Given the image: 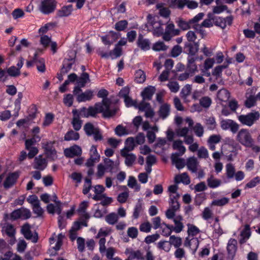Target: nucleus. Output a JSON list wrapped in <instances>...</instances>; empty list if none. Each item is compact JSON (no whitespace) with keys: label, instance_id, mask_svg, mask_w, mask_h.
<instances>
[{"label":"nucleus","instance_id":"a211bd4d","mask_svg":"<svg viewBox=\"0 0 260 260\" xmlns=\"http://www.w3.org/2000/svg\"><path fill=\"white\" fill-rule=\"evenodd\" d=\"M156 89L154 86H149L144 88L141 92V96L143 100L150 101L152 99V96L155 93Z\"/></svg>","mask_w":260,"mask_h":260},{"label":"nucleus","instance_id":"dca6fc26","mask_svg":"<svg viewBox=\"0 0 260 260\" xmlns=\"http://www.w3.org/2000/svg\"><path fill=\"white\" fill-rule=\"evenodd\" d=\"M18 177L19 174L16 172L10 174L4 183V187L8 189L12 187L15 183Z\"/></svg>","mask_w":260,"mask_h":260},{"label":"nucleus","instance_id":"338daca9","mask_svg":"<svg viewBox=\"0 0 260 260\" xmlns=\"http://www.w3.org/2000/svg\"><path fill=\"white\" fill-rule=\"evenodd\" d=\"M77 248L79 252H82L85 250V239L82 237L77 238Z\"/></svg>","mask_w":260,"mask_h":260},{"label":"nucleus","instance_id":"ddd939ff","mask_svg":"<svg viewBox=\"0 0 260 260\" xmlns=\"http://www.w3.org/2000/svg\"><path fill=\"white\" fill-rule=\"evenodd\" d=\"M21 232L24 237L27 240H31L33 242L36 243L38 240V237H34L30 231V226L28 223H26L21 227Z\"/></svg>","mask_w":260,"mask_h":260},{"label":"nucleus","instance_id":"7c9ffc66","mask_svg":"<svg viewBox=\"0 0 260 260\" xmlns=\"http://www.w3.org/2000/svg\"><path fill=\"white\" fill-rule=\"evenodd\" d=\"M176 183L178 184L180 182L186 185H188L190 183V178L187 173H183L180 175H176L174 178Z\"/></svg>","mask_w":260,"mask_h":260},{"label":"nucleus","instance_id":"f3484780","mask_svg":"<svg viewBox=\"0 0 260 260\" xmlns=\"http://www.w3.org/2000/svg\"><path fill=\"white\" fill-rule=\"evenodd\" d=\"M237 241L234 239H230L227 244V251L228 254L232 258H233L236 254L237 249Z\"/></svg>","mask_w":260,"mask_h":260},{"label":"nucleus","instance_id":"49530a36","mask_svg":"<svg viewBox=\"0 0 260 260\" xmlns=\"http://www.w3.org/2000/svg\"><path fill=\"white\" fill-rule=\"evenodd\" d=\"M122 54V48L118 45H115L114 49L110 52V55L112 59L120 57Z\"/></svg>","mask_w":260,"mask_h":260},{"label":"nucleus","instance_id":"bb28decb","mask_svg":"<svg viewBox=\"0 0 260 260\" xmlns=\"http://www.w3.org/2000/svg\"><path fill=\"white\" fill-rule=\"evenodd\" d=\"M121 156L125 158L124 163L127 167H132L136 160V155L134 153H120Z\"/></svg>","mask_w":260,"mask_h":260},{"label":"nucleus","instance_id":"20e7f679","mask_svg":"<svg viewBox=\"0 0 260 260\" xmlns=\"http://www.w3.org/2000/svg\"><path fill=\"white\" fill-rule=\"evenodd\" d=\"M83 129L87 136H93L95 141H97L103 139L100 129L94 127L91 123H86L83 126Z\"/></svg>","mask_w":260,"mask_h":260},{"label":"nucleus","instance_id":"c03bdc74","mask_svg":"<svg viewBox=\"0 0 260 260\" xmlns=\"http://www.w3.org/2000/svg\"><path fill=\"white\" fill-rule=\"evenodd\" d=\"M71 124L74 129L77 132L79 131L82 127V120L78 116L76 117H73L71 121Z\"/></svg>","mask_w":260,"mask_h":260},{"label":"nucleus","instance_id":"f704fd0d","mask_svg":"<svg viewBox=\"0 0 260 260\" xmlns=\"http://www.w3.org/2000/svg\"><path fill=\"white\" fill-rule=\"evenodd\" d=\"M218 100L221 102H226L230 98V93L225 89L219 90L217 94Z\"/></svg>","mask_w":260,"mask_h":260},{"label":"nucleus","instance_id":"f257e3e1","mask_svg":"<svg viewBox=\"0 0 260 260\" xmlns=\"http://www.w3.org/2000/svg\"><path fill=\"white\" fill-rule=\"evenodd\" d=\"M109 101L104 100L101 103L99 102L95 104L93 107H88L89 117H95L97 113H102L104 117L109 118L114 116L116 112L117 109L114 108L113 109H108Z\"/></svg>","mask_w":260,"mask_h":260},{"label":"nucleus","instance_id":"9d476101","mask_svg":"<svg viewBox=\"0 0 260 260\" xmlns=\"http://www.w3.org/2000/svg\"><path fill=\"white\" fill-rule=\"evenodd\" d=\"M82 153L81 148L77 145H74L64 150V154L68 158H73L76 156L79 157L81 155Z\"/></svg>","mask_w":260,"mask_h":260},{"label":"nucleus","instance_id":"aec40b11","mask_svg":"<svg viewBox=\"0 0 260 260\" xmlns=\"http://www.w3.org/2000/svg\"><path fill=\"white\" fill-rule=\"evenodd\" d=\"M199 46L198 43L192 44L191 43L186 42L184 45V49L188 55L194 56L199 50Z\"/></svg>","mask_w":260,"mask_h":260},{"label":"nucleus","instance_id":"4be33fe9","mask_svg":"<svg viewBox=\"0 0 260 260\" xmlns=\"http://www.w3.org/2000/svg\"><path fill=\"white\" fill-rule=\"evenodd\" d=\"M126 146L120 150V153H131L135 147V139L133 137H129L126 140Z\"/></svg>","mask_w":260,"mask_h":260},{"label":"nucleus","instance_id":"864d4df0","mask_svg":"<svg viewBox=\"0 0 260 260\" xmlns=\"http://www.w3.org/2000/svg\"><path fill=\"white\" fill-rule=\"evenodd\" d=\"M150 107V104L149 103L146 102L145 100H143L139 104H136L135 108L138 109L141 111H145Z\"/></svg>","mask_w":260,"mask_h":260},{"label":"nucleus","instance_id":"5701e85b","mask_svg":"<svg viewBox=\"0 0 260 260\" xmlns=\"http://www.w3.org/2000/svg\"><path fill=\"white\" fill-rule=\"evenodd\" d=\"M183 218L181 215H177L175 217L173 221L175 226H173V230L176 233H180L184 228V225L182 223Z\"/></svg>","mask_w":260,"mask_h":260},{"label":"nucleus","instance_id":"a19ab883","mask_svg":"<svg viewBox=\"0 0 260 260\" xmlns=\"http://www.w3.org/2000/svg\"><path fill=\"white\" fill-rule=\"evenodd\" d=\"M118 220V215L115 213H111L105 217L106 221L109 224H115Z\"/></svg>","mask_w":260,"mask_h":260},{"label":"nucleus","instance_id":"2f4dec72","mask_svg":"<svg viewBox=\"0 0 260 260\" xmlns=\"http://www.w3.org/2000/svg\"><path fill=\"white\" fill-rule=\"evenodd\" d=\"M175 25L173 23L168 24L166 26L165 31H164V35H163V40L165 41H169L173 37L172 32L173 28Z\"/></svg>","mask_w":260,"mask_h":260},{"label":"nucleus","instance_id":"3c124183","mask_svg":"<svg viewBox=\"0 0 260 260\" xmlns=\"http://www.w3.org/2000/svg\"><path fill=\"white\" fill-rule=\"evenodd\" d=\"M143 210L142 204L141 202H139L137 203L134 208L133 215L134 218L137 219L139 217L140 214L142 212Z\"/></svg>","mask_w":260,"mask_h":260},{"label":"nucleus","instance_id":"de8ad7c7","mask_svg":"<svg viewBox=\"0 0 260 260\" xmlns=\"http://www.w3.org/2000/svg\"><path fill=\"white\" fill-rule=\"evenodd\" d=\"M168 47L163 42H157L152 46V49L156 51L167 50Z\"/></svg>","mask_w":260,"mask_h":260},{"label":"nucleus","instance_id":"6e6552de","mask_svg":"<svg viewBox=\"0 0 260 260\" xmlns=\"http://www.w3.org/2000/svg\"><path fill=\"white\" fill-rule=\"evenodd\" d=\"M220 126L223 130L230 129L233 134L236 133L239 128V124L231 119L222 120Z\"/></svg>","mask_w":260,"mask_h":260},{"label":"nucleus","instance_id":"412c9836","mask_svg":"<svg viewBox=\"0 0 260 260\" xmlns=\"http://www.w3.org/2000/svg\"><path fill=\"white\" fill-rule=\"evenodd\" d=\"M2 232L10 238H14L16 234V230L13 224L6 223L2 227Z\"/></svg>","mask_w":260,"mask_h":260},{"label":"nucleus","instance_id":"a18cd8bd","mask_svg":"<svg viewBox=\"0 0 260 260\" xmlns=\"http://www.w3.org/2000/svg\"><path fill=\"white\" fill-rule=\"evenodd\" d=\"M226 176L229 179L233 178L234 177L235 174V168L234 166L231 164L229 163L226 164Z\"/></svg>","mask_w":260,"mask_h":260},{"label":"nucleus","instance_id":"39448f33","mask_svg":"<svg viewBox=\"0 0 260 260\" xmlns=\"http://www.w3.org/2000/svg\"><path fill=\"white\" fill-rule=\"evenodd\" d=\"M238 120L243 125L251 126L259 118V114L257 112L249 113L246 115H240Z\"/></svg>","mask_w":260,"mask_h":260},{"label":"nucleus","instance_id":"4468645a","mask_svg":"<svg viewBox=\"0 0 260 260\" xmlns=\"http://www.w3.org/2000/svg\"><path fill=\"white\" fill-rule=\"evenodd\" d=\"M199 245V241L197 238L187 237L184 243V245L185 247H189L192 251L193 253H194L198 248Z\"/></svg>","mask_w":260,"mask_h":260},{"label":"nucleus","instance_id":"a878e982","mask_svg":"<svg viewBox=\"0 0 260 260\" xmlns=\"http://www.w3.org/2000/svg\"><path fill=\"white\" fill-rule=\"evenodd\" d=\"M137 45L142 50L146 51L150 49V42L148 39L143 38L142 35H140L137 42Z\"/></svg>","mask_w":260,"mask_h":260},{"label":"nucleus","instance_id":"37998d69","mask_svg":"<svg viewBox=\"0 0 260 260\" xmlns=\"http://www.w3.org/2000/svg\"><path fill=\"white\" fill-rule=\"evenodd\" d=\"M187 226L188 228V237L197 236L200 232L199 229L193 224L188 223Z\"/></svg>","mask_w":260,"mask_h":260},{"label":"nucleus","instance_id":"6e6d98bb","mask_svg":"<svg viewBox=\"0 0 260 260\" xmlns=\"http://www.w3.org/2000/svg\"><path fill=\"white\" fill-rule=\"evenodd\" d=\"M90 157L93 158L94 160H100V155L98 152L96 146L94 145H92L90 149Z\"/></svg>","mask_w":260,"mask_h":260},{"label":"nucleus","instance_id":"c9c22d12","mask_svg":"<svg viewBox=\"0 0 260 260\" xmlns=\"http://www.w3.org/2000/svg\"><path fill=\"white\" fill-rule=\"evenodd\" d=\"M54 144V142H47L46 143H44L43 147L45 149L46 151L50 154L54 155L56 154V152L55 150V148L53 146Z\"/></svg>","mask_w":260,"mask_h":260},{"label":"nucleus","instance_id":"f8f14e48","mask_svg":"<svg viewBox=\"0 0 260 260\" xmlns=\"http://www.w3.org/2000/svg\"><path fill=\"white\" fill-rule=\"evenodd\" d=\"M233 17L232 16H229L225 18L218 17H212V22L216 26L221 27L223 29L228 24L231 25L232 24Z\"/></svg>","mask_w":260,"mask_h":260},{"label":"nucleus","instance_id":"ea45409f","mask_svg":"<svg viewBox=\"0 0 260 260\" xmlns=\"http://www.w3.org/2000/svg\"><path fill=\"white\" fill-rule=\"evenodd\" d=\"M182 143L183 142L182 141L178 140L174 141L173 144V149L178 150L180 155L183 154L186 151V148L182 145Z\"/></svg>","mask_w":260,"mask_h":260},{"label":"nucleus","instance_id":"72a5a7b5","mask_svg":"<svg viewBox=\"0 0 260 260\" xmlns=\"http://www.w3.org/2000/svg\"><path fill=\"white\" fill-rule=\"evenodd\" d=\"M176 22L178 26L183 30H187L191 28L192 26L191 23L189 22V20L186 21L182 18H179Z\"/></svg>","mask_w":260,"mask_h":260},{"label":"nucleus","instance_id":"7ed1b4c3","mask_svg":"<svg viewBox=\"0 0 260 260\" xmlns=\"http://www.w3.org/2000/svg\"><path fill=\"white\" fill-rule=\"evenodd\" d=\"M237 140L246 147H251L253 145V141L247 129H241L238 133Z\"/></svg>","mask_w":260,"mask_h":260},{"label":"nucleus","instance_id":"e433bc0d","mask_svg":"<svg viewBox=\"0 0 260 260\" xmlns=\"http://www.w3.org/2000/svg\"><path fill=\"white\" fill-rule=\"evenodd\" d=\"M146 80V75L141 70L136 71L135 74V81L138 83H143Z\"/></svg>","mask_w":260,"mask_h":260},{"label":"nucleus","instance_id":"680f3d73","mask_svg":"<svg viewBox=\"0 0 260 260\" xmlns=\"http://www.w3.org/2000/svg\"><path fill=\"white\" fill-rule=\"evenodd\" d=\"M174 256L177 259H181L185 257V251L182 248H176V250L174 252Z\"/></svg>","mask_w":260,"mask_h":260},{"label":"nucleus","instance_id":"4d7b16f0","mask_svg":"<svg viewBox=\"0 0 260 260\" xmlns=\"http://www.w3.org/2000/svg\"><path fill=\"white\" fill-rule=\"evenodd\" d=\"M42 58L38 56L37 53H35L31 59L26 62V65L27 68H30L38 63V60L41 59Z\"/></svg>","mask_w":260,"mask_h":260},{"label":"nucleus","instance_id":"e2e57ef3","mask_svg":"<svg viewBox=\"0 0 260 260\" xmlns=\"http://www.w3.org/2000/svg\"><path fill=\"white\" fill-rule=\"evenodd\" d=\"M211 103V100L208 96H204L202 97L200 100V104L201 106L204 108H209Z\"/></svg>","mask_w":260,"mask_h":260},{"label":"nucleus","instance_id":"cd10ccee","mask_svg":"<svg viewBox=\"0 0 260 260\" xmlns=\"http://www.w3.org/2000/svg\"><path fill=\"white\" fill-rule=\"evenodd\" d=\"M72 11V5L63 6L57 11L56 16L58 17H67L71 14Z\"/></svg>","mask_w":260,"mask_h":260},{"label":"nucleus","instance_id":"69168bd1","mask_svg":"<svg viewBox=\"0 0 260 260\" xmlns=\"http://www.w3.org/2000/svg\"><path fill=\"white\" fill-rule=\"evenodd\" d=\"M104 166L106 169L111 172L114 167V162L109 158H106L104 159Z\"/></svg>","mask_w":260,"mask_h":260},{"label":"nucleus","instance_id":"6ab92c4d","mask_svg":"<svg viewBox=\"0 0 260 260\" xmlns=\"http://www.w3.org/2000/svg\"><path fill=\"white\" fill-rule=\"evenodd\" d=\"M186 165L189 171L192 173H196L199 166V162L196 157H190L187 159Z\"/></svg>","mask_w":260,"mask_h":260},{"label":"nucleus","instance_id":"0e129e2a","mask_svg":"<svg viewBox=\"0 0 260 260\" xmlns=\"http://www.w3.org/2000/svg\"><path fill=\"white\" fill-rule=\"evenodd\" d=\"M168 87L171 92L176 93L179 90V85L176 81H170L167 84Z\"/></svg>","mask_w":260,"mask_h":260},{"label":"nucleus","instance_id":"4c0bfd02","mask_svg":"<svg viewBox=\"0 0 260 260\" xmlns=\"http://www.w3.org/2000/svg\"><path fill=\"white\" fill-rule=\"evenodd\" d=\"M223 0H216L217 6L214 7L213 12L216 14H219L225 10H226L228 7L226 5H222V2Z\"/></svg>","mask_w":260,"mask_h":260},{"label":"nucleus","instance_id":"473e14b6","mask_svg":"<svg viewBox=\"0 0 260 260\" xmlns=\"http://www.w3.org/2000/svg\"><path fill=\"white\" fill-rule=\"evenodd\" d=\"M80 135L78 133L73 130L69 131L64 135V140L65 141H77L79 140Z\"/></svg>","mask_w":260,"mask_h":260},{"label":"nucleus","instance_id":"c85d7f7f","mask_svg":"<svg viewBox=\"0 0 260 260\" xmlns=\"http://www.w3.org/2000/svg\"><path fill=\"white\" fill-rule=\"evenodd\" d=\"M88 206V202L87 201H83L80 205L77 211L84 217L86 220L89 219L90 218L89 214L86 212V210Z\"/></svg>","mask_w":260,"mask_h":260},{"label":"nucleus","instance_id":"774afa93","mask_svg":"<svg viewBox=\"0 0 260 260\" xmlns=\"http://www.w3.org/2000/svg\"><path fill=\"white\" fill-rule=\"evenodd\" d=\"M21 218L23 219H27L30 217L31 212L28 209L21 208L19 209Z\"/></svg>","mask_w":260,"mask_h":260},{"label":"nucleus","instance_id":"393cba45","mask_svg":"<svg viewBox=\"0 0 260 260\" xmlns=\"http://www.w3.org/2000/svg\"><path fill=\"white\" fill-rule=\"evenodd\" d=\"M197 57L192 55H188L187 68L191 73H194L198 71V67L195 63Z\"/></svg>","mask_w":260,"mask_h":260},{"label":"nucleus","instance_id":"09e8293b","mask_svg":"<svg viewBox=\"0 0 260 260\" xmlns=\"http://www.w3.org/2000/svg\"><path fill=\"white\" fill-rule=\"evenodd\" d=\"M229 202V199L226 197L215 199L212 201V206H223L227 204Z\"/></svg>","mask_w":260,"mask_h":260},{"label":"nucleus","instance_id":"8fccbe9b","mask_svg":"<svg viewBox=\"0 0 260 260\" xmlns=\"http://www.w3.org/2000/svg\"><path fill=\"white\" fill-rule=\"evenodd\" d=\"M108 94H109V92L107 90H106L105 89H102L100 90L99 91V92H98L97 96L99 98H103L102 101H104V100H109V103L108 104V109H112L110 107L111 104V101L110 99L107 98V96H108Z\"/></svg>","mask_w":260,"mask_h":260},{"label":"nucleus","instance_id":"423d86ee","mask_svg":"<svg viewBox=\"0 0 260 260\" xmlns=\"http://www.w3.org/2000/svg\"><path fill=\"white\" fill-rule=\"evenodd\" d=\"M56 3L55 0H41L39 9L43 14H49L54 11Z\"/></svg>","mask_w":260,"mask_h":260},{"label":"nucleus","instance_id":"0eeeda50","mask_svg":"<svg viewBox=\"0 0 260 260\" xmlns=\"http://www.w3.org/2000/svg\"><path fill=\"white\" fill-rule=\"evenodd\" d=\"M89 75L87 73L83 72L77 79V86L74 88L73 92L82 91L81 88L84 87L86 83L90 82Z\"/></svg>","mask_w":260,"mask_h":260},{"label":"nucleus","instance_id":"052dcab7","mask_svg":"<svg viewBox=\"0 0 260 260\" xmlns=\"http://www.w3.org/2000/svg\"><path fill=\"white\" fill-rule=\"evenodd\" d=\"M182 52V48L179 45L174 46L171 50V55L173 57L178 56Z\"/></svg>","mask_w":260,"mask_h":260},{"label":"nucleus","instance_id":"13d9d810","mask_svg":"<svg viewBox=\"0 0 260 260\" xmlns=\"http://www.w3.org/2000/svg\"><path fill=\"white\" fill-rule=\"evenodd\" d=\"M110 233V231L108 229L101 228L97 235L95 236V239H101L102 238H105Z\"/></svg>","mask_w":260,"mask_h":260},{"label":"nucleus","instance_id":"79ce46f5","mask_svg":"<svg viewBox=\"0 0 260 260\" xmlns=\"http://www.w3.org/2000/svg\"><path fill=\"white\" fill-rule=\"evenodd\" d=\"M169 243L170 245H172L176 248H179L181 246L182 241L180 237H176L175 236L173 235L170 237Z\"/></svg>","mask_w":260,"mask_h":260},{"label":"nucleus","instance_id":"5fc2aeb1","mask_svg":"<svg viewBox=\"0 0 260 260\" xmlns=\"http://www.w3.org/2000/svg\"><path fill=\"white\" fill-rule=\"evenodd\" d=\"M128 22L126 20H121L115 25V28L118 31H122L124 30L127 26Z\"/></svg>","mask_w":260,"mask_h":260},{"label":"nucleus","instance_id":"58836bf2","mask_svg":"<svg viewBox=\"0 0 260 260\" xmlns=\"http://www.w3.org/2000/svg\"><path fill=\"white\" fill-rule=\"evenodd\" d=\"M123 188L125 191L119 194L117 197V200L120 203H124L126 202L129 197V191L126 186H123Z\"/></svg>","mask_w":260,"mask_h":260},{"label":"nucleus","instance_id":"2eb2a0df","mask_svg":"<svg viewBox=\"0 0 260 260\" xmlns=\"http://www.w3.org/2000/svg\"><path fill=\"white\" fill-rule=\"evenodd\" d=\"M47 164V162L46 159L40 155L35 157L34 160V168L43 171L46 167Z\"/></svg>","mask_w":260,"mask_h":260},{"label":"nucleus","instance_id":"603ef678","mask_svg":"<svg viewBox=\"0 0 260 260\" xmlns=\"http://www.w3.org/2000/svg\"><path fill=\"white\" fill-rule=\"evenodd\" d=\"M127 185L130 188H135L137 190H140V186L138 185L136 178L133 176L129 177Z\"/></svg>","mask_w":260,"mask_h":260},{"label":"nucleus","instance_id":"c756f323","mask_svg":"<svg viewBox=\"0 0 260 260\" xmlns=\"http://www.w3.org/2000/svg\"><path fill=\"white\" fill-rule=\"evenodd\" d=\"M158 115L162 119H166L170 114V106L167 104L162 105L158 110Z\"/></svg>","mask_w":260,"mask_h":260},{"label":"nucleus","instance_id":"1a4fd4ad","mask_svg":"<svg viewBox=\"0 0 260 260\" xmlns=\"http://www.w3.org/2000/svg\"><path fill=\"white\" fill-rule=\"evenodd\" d=\"M93 91L90 89L86 90L84 92L82 91L73 92L74 95L76 96V100L78 102H85L90 101L94 95Z\"/></svg>","mask_w":260,"mask_h":260},{"label":"nucleus","instance_id":"b1692460","mask_svg":"<svg viewBox=\"0 0 260 260\" xmlns=\"http://www.w3.org/2000/svg\"><path fill=\"white\" fill-rule=\"evenodd\" d=\"M179 154L177 153H173L171 156V159L173 164H175L178 169H181L185 165V160L179 157Z\"/></svg>","mask_w":260,"mask_h":260},{"label":"nucleus","instance_id":"9b49d317","mask_svg":"<svg viewBox=\"0 0 260 260\" xmlns=\"http://www.w3.org/2000/svg\"><path fill=\"white\" fill-rule=\"evenodd\" d=\"M172 3L179 9H183L185 6H186L188 9H193L198 6V3L197 2L191 0H172Z\"/></svg>","mask_w":260,"mask_h":260},{"label":"nucleus","instance_id":"bf43d9fd","mask_svg":"<svg viewBox=\"0 0 260 260\" xmlns=\"http://www.w3.org/2000/svg\"><path fill=\"white\" fill-rule=\"evenodd\" d=\"M7 73L11 77H17L20 75V71L15 66H11L7 69Z\"/></svg>","mask_w":260,"mask_h":260},{"label":"nucleus","instance_id":"f03ea898","mask_svg":"<svg viewBox=\"0 0 260 260\" xmlns=\"http://www.w3.org/2000/svg\"><path fill=\"white\" fill-rule=\"evenodd\" d=\"M201 71L202 73V75H196L192 82L198 84H203L205 83V79L203 76L210 77L211 75L209 69L211 68V58H208L204 61V64L200 66Z\"/></svg>","mask_w":260,"mask_h":260}]
</instances>
